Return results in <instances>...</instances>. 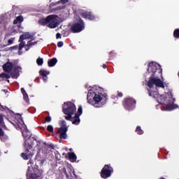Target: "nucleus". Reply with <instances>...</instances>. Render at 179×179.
I'll return each instance as SVG.
<instances>
[{"mask_svg": "<svg viewBox=\"0 0 179 179\" xmlns=\"http://www.w3.org/2000/svg\"><path fill=\"white\" fill-rule=\"evenodd\" d=\"M147 72L150 75L147 83V86L150 89H152L153 86H156V87H159L161 89H165L166 83L159 78V76H162V73H163V69L160 64L154 62H150L148 64Z\"/></svg>", "mask_w": 179, "mask_h": 179, "instance_id": "1", "label": "nucleus"}, {"mask_svg": "<svg viewBox=\"0 0 179 179\" xmlns=\"http://www.w3.org/2000/svg\"><path fill=\"white\" fill-rule=\"evenodd\" d=\"M94 96H93V99H92V98H90L92 93L87 94V103L94 106L96 108H100V107L103 106L107 101V94H106V93L99 92V90H96L94 92Z\"/></svg>", "mask_w": 179, "mask_h": 179, "instance_id": "2", "label": "nucleus"}, {"mask_svg": "<svg viewBox=\"0 0 179 179\" xmlns=\"http://www.w3.org/2000/svg\"><path fill=\"white\" fill-rule=\"evenodd\" d=\"M35 142H37V139H36L34 137H32L31 136H29L28 139L24 140L23 146L26 153L22 152L21 154V157H22L24 160H29V159L33 157L34 154L30 150L33 149V146H34Z\"/></svg>", "mask_w": 179, "mask_h": 179, "instance_id": "3", "label": "nucleus"}, {"mask_svg": "<svg viewBox=\"0 0 179 179\" xmlns=\"http://www.w3.org/2000/svg\"><path fill=\"white\" fill-rule=\"evenodd\" d=\"M62 112L66 115L65 116V120L66 121H71L72 116L76 113V106L71 101L64 102L62 107Z\"/></svg>", "mask_w": 179, "mask_h": 179, "instance_id": "4", "label": "nucleus"}, {"mask_svg": "<svg viewBox=\"0 0 179 179\" xmlns=\"http://www.w3.org/2000/svg\"><path fill=\"white\" fill-rule=\"evenodd\" d=\"M122 106L127 111H132L136 107V100L131 96L124 98Z\"/></svg>", "mask_w": 179, "mask_h": 179, "instance_id": "5", "label": "nucleus"}, {"mask_svg": "<svg viewBox=\"0 0 179 179\" xmlns=\"http://www.w3.org/2000/svg\"><path fill=\"white\" fill-rule=\"evenodd\" d=\"M83 30H85V21L79 17L78 22L71 25V33H80Z\"/></svg>", "mask_w": 179, "mask_h": 179, "instance_id": "6", "label": "nucleus"}, {"mask_svg": "<svg viewBox=\"0 0 179 179\" xmlns=\"http://www.w3.org/2000/svg\"><path fill=\"white\" fill-rule=\"evenodd\" d=\"M114 169L111 167V165L106 164L101 171V177L103 179H107L111 177V173H113Z\"/></svg>", "mask_w": 179, "mask_h": 179, "instance_id": "7", "label": "nucleus"}, {"mask_svg": "<svg viewBox=\"0 0 179 179\" xmlns=\"http://www.w3.org/2000/svg\"><path fill=\"white\" fill-rule=\"evenodd\" d=\"M63 173H64L67 179L77 178L76 173H75V170L72 169L71 167L63 168Z\"/></svg>", "mask_w": 179, "mask_h": 179, "instance_id": "8", "label": "nucleus"}, {"mask_svg": "<svg viewBox=\"0 0 179 179\" xmlns=\"http://www.w3.org/2000/svg\"><path fill=\"white\" fill-rule=\"evenodd\" d=\"M57 132L59 135L60 139H66L68 136L66 134L68 132V127H59Z\"/></svg>", "mask_w": 179, "mask_h": 179, "instance_id": "9", "label": "nucleus"}, {"mask_svg": "<svg viewBox=\"0 0 179 179\" xmlns=\"http://www.w3.org/2000/svg\"><path fill=\"white\" fill-rule=\"evenodd\" d=\"M81 16L84 19H88V20H94L96 17L90 11H84L81 13Z\"/></svg>", "mask_w": 179, "mask_h": 179, "instance_id": "10", "label": "nucleus"}, {"mask_svg": "<svg viewBox=\"0 0 179 179\" xmlns=\"http://www.w3.org/2000/svg\"><path fill=\"white\" fill-rule=\"evenodd\" d=\"M53 15H49L46 18H41L38 20L39 24L41 26H45L47 24H49L50 22L52 20Z\"/></svg>", "mask_w": 179, "mask_h": 179, "instance_id": "11", "label": "nucleus"}, {"mask_svg": "<svg viewBox=\"0 0 179 179\" xmlns=\"http://www.w3.org/2000/svg\"><path fill=\"white\" fill-rule=\"evenodd\" d=\"M19 69L22 70V67L17 66L14 68L13 72L10 73V76L12 79H17V78L20 76V71H19Z\"/></svg>", "mask_w": 179, "mask_h": 179, "instance_id": "12", "label": "nucleus"}, {"mask_svg": "<svg viewBox=\"0 0 179 179\" xmlns=\"http://www.w3.org/2000/svg\"><path fill=\"white\" fill-rule=\"evenodd\" d=\"M13 69V63L8 62L3 65L4 72H10Z\"/></svg>", "mask_w": 179, "mask_h": 179, "instance_id": "13", "label": "nucleus"}, {"mask_svg": "<svg viewBox=\"0 0 179 179\" xmlns=\"http://www.w3.org/2000/svg\"><path fill=\"white\" fill-rule=\"evenodd\" d=\"M58 24H59V23H58V20H55L53 15L52 20L49 22L48 25V27H50V29H55V27H58Z\"/></svg>", "mask_w": 179, "mask_h": 179, "instance_id": "14", "label": "nucleus"}, {"mask_svg": "<svg viewBox=\"0 0 179 179\" xmlns=\"http://www.w3.org/2000/svg\"><path fill=\"white\" fill-rule=\"evenodd\" d=\"M50 73L49 71L47 70H41L39 71V74L41 76L44 82H47L48 77L47 76Z\"/></svg>", "mask_w": 179, "mask_h": 179, "instance_id": "15", "label": "nucleus"}, {"mask_svg": "<svg viewBox=\"0 0 179 179\" xmlns=\"http://www.w3.org/2000/svg\"><path fill=\"white\" fill-rule=\"evenodd\" d=\"M152 88L148 89V95L150 97H153L154 99H159V92L157 91L151 90Z\"/></svg>", "mask_w": 179, "mask_h": 179, "instance_id": "16", "label": "nucleus"}, {"mask_svg": "<svg viewBox=\"0 0 179 179\" xmlns=\"http://www.w3.org/2000/svg\"><path fill=\"white\" fill-rule=\"evenodd\" d=\"M23 20V16L19 15L13 20V24H22Z\"/></svg>", "mask_w": 179, "mask_h": 179, "instance_id": "17", "label": "nucleus"}, {"mask_svg": "<svg viewBox=\"0 0 179 179\" xmlns=\"http://www.w3.org/2000/svg\"><path fill=\"white\" fill-rule=\"evenodd\" d=\"M57 62H58V60L57 59V58L54 57L48 60V65L50 67L55 66Z\"/></svg>", "mask_w": 179, "mask_h": 179, "instance_id": "18", "label": "nucleus"}, {"mask_svg": "<svg viewBox=\"0 0 179 179\" xmlns=\"http://www.w3.org/2000/svg\"><path fill=\"white\" fill-rule=\"evenodd\" d=\"M21 93L23 94V99L26 103H29V95L27 94V92H26V90L24 88H21Z\"/></svg>", "mask_w": 179, "mask_h": 179, "instance_id": "19", "label": "nucleus"}, {"mask_svg": "<svg viewBox=\"0 0 179 179\" xmlns=\"http://www.w3.org/2000/svg\"><path fill=\"white\" fill-rule=\"evenodd\" d=\"M80 116H78V115H75L74 116V120L72 122V124L73 125H79L80 124Z\"/></svg>", "mask_w": 179, "mask_h": 179, "instance_id": "20", "label": "nucleus"}, {"mask_svg": "<svg viewBox=\"0 0 179 179\" xmlns=\"http://www.w3.org/2000/svg\"><path fill=\"white\" fill-rule=\"evenodd\" d=\"M166 108L167 110H169V111H171V110H175V108H178V105L177 104H167L166 105Z\"/></svg>", "mask_w": 179, "mask_h": 179, "instance_id": "21", "label": "nucleus"}, {"mask_svg": "<svg viewBox=\"0 0 179 179\" xmlns=\"http://www.w3.org/2000/svg\"><path fill=\"white\" fill-rule=\"evenodd\" d=\"M34 44H37V42L30 43V41H29L28 43L24 46L25 51H29V50H30V48H31Z\"/></svg>", "mask_w": 179, "mask_h": 179, "instance_id": "22", "label": "nucleus"}, {"mask_svg": "<svg viewBox=\"0 0 179 179\" xmlns=\"http://www.w3.org/2000/svg\"><path fill=\"white\" fill-rule=\"evenodd\" d=\"M68 157L70 159V160L76 161L77 157L76 155H75V152H69Z\"/></svg>", "mask_w": 179, "mask_h": 179, "instance_id": "23", "label": "nucleus"}, {"mask_svg": "<svg viewBox=\"0 0 179 179\" xmlns=\"http://www.w3.org/2000/svg\"><path fill=\"white\" fill-rule=\"evenodd\" d=\"M83 113V108H82V106H79L78 108V112L75 113L76 115H78L80 117Z\"/></svg>", "mask_w": 179, "mask_h": 179, "instance_id": "24", "label": "nucleus"}, {"mask_svg": "<svg viewBox=\"0 0 179 179\" xmlns=\"http://www.w3.org/2000/svg\"><path fill=\"white\" fill-rule=\"evenodd\" d=\"M136 132L138 135H143V130H142L140 126L136 127Z\"/></svg>", "mask_w": 179, "mask_h": 179, "instance_id": "25", "label": "nucleus"}, {"mask_svg": "<svg viewBox=\"0 0 179 179\" xmlns=\"http://www.w3.org/2000/svg\"><path fill=\"white\" fill-rule=\"evenodd\" d=\"M0 78H2V79H10V76L6 73H1L0 74Z\"/></svg>", "mask_w": 179, "mask_h": 179, "instance_id": "26", "label": "nucleus"}, {"mask_svg": "<svg viewBox=\"0 0 179 179\" xmlns=\"http://www.w3.org/2000/svg\"><path fill=\"white\" fill-rule=\"evenodd\" d=\"M36 64H37V65H38V66H41V65H43V64H44V60L43 59V58L38 57L36 59Z\"/></svg>", "mask_w": 179, "mask_h": 179, "instance_id": "27", "label": "nucleus"}, {"mask_svg": "<svg viewBox=\"0 0 179 179\" xmlns=\"http://www.w3.org/2000/svg\"><path fill=\"white\" fill-rule=\"evenodd\" d=\"M174 38H179V29H176L173 31Z\"/></svg>", "mask_w": 179, "mask_h": 179, "instance_id": "28", "label": "nucleus"}, {"mask_svg": "<svg viewBox=\"0 0 179 179\" xmlns=\"http://www.w3.org/2000/svg\"><path fill=\"white\" fill-rule=\"evenodd\" d=\"M39 177H41V173H38V174H37V173H33V174H31V178L32 179H37V178H39Z\"/></svg>", "mask_w": 179, "mask_h": 179, "instance_id": "29", "label": "nucleus"}, {"mask_svg": "<svg viewBox=\"0 0 179 179\" xmlns=\"http://www.w3.org/2000/svg\"><path fill=\"white\" fill-rule=\"evenodd\" d=\"M47 131H48V132H51L52 134H54V127H52V125H48L47 127Z\"/></svg>", "mask_w": 179, "mask_h": 179, "instance_id": "30", "label": "nucleus"}, {"mask_svg": "<svg viewBox=\"0 0 179 179\" xmlns=\"http://www.w3.org/2000/svg\"><path fill=\"white\" fill-rule=\"evenodd\" d=\"M25 45L26 44L24 43V42L22 41L19 45V50L22 51V50H23V48H24Z\"/></svg>", "mask_w": 179, "mask_h": 179, "instance_id": "31", "label": "nucleus"}, {"mask_svg": "<svg viewBox=\"0 0 179 179\" xmlns=\"http://www.w3.org/2000/svg\"><path fill=\"white\" fill-rule=\"evenodd\" d=\"M24 36H25V38H27V40L28 39H30V38H33V36H31V34H30V33L29 32H27L25 34H24Z\"/></svg>", "mask_w": 179, "mask_h": 179, "instance_id": "32", "label": "nucleus"}, {"mask_svg": "<svg viewBox=\"0 0 179 179\" xmlns=\"http://www.w3.org/2000/svg\"><path fill=\"white\" fill-rule=\"evenodd\" d=\"M5 136V131H3V129L0 127V138H2V136Z\"/></svg>", "mask_w": 179, "mask_h": 179, "instance_id": "33", "label": "nucleus"}, {"mask_svg": "<svg viewBox=\"0 0 179 179\" xmlns=\"http://www.w3.org/2000/svg\"><path fill=\"white\" fill-rule=\"evenodd\" d=\"M61 125V128H65V127H66V122L65 120H62Z\"/></svg>", "mask_w": 179, "mask_h": 179, "instance_id": "34", "label": "nucleus"}, {"mask_svg": "<svg viewBox=\"0 0 179 179\" xmlns=\"http://www.w3.org/2000/svg\"><path fill=\"white\" fill-rule=\"evenodd\" d=\"M22 136L24 137V139H26V138H28L29 134H27V131L22 132Z\"/></svg>", "mask_w": 179, "mask_h": 179, "instance_id": "35", "label": "nucleus"}, {"mask_svg": "<svg viewBox=\"0 0 179 179\" xmlns=\"http://www.w3.org/2000/svg\"><path fill=\"white\" fill-rule=\"evenodd\" d=\"M3 124V115L0 114V125H2Z\"/></svg>", "mask_w": 179, "mask_h": 179, "instance_id": "36", "label": "nucleus"}, {"mask_svg": "<svg viewBox=\"0 0 179 179\" xmlns=\"http://www.w3.org/2000/svg\"><path fill=\"white\" fill-rule=\"evenodd\" d=\"M64 46V42L62 41H59L57 43V47H59V48H61V47H63Z\"/></svg>", "mask_w": 179, "mask_h": 179, "instance_id": "37", "label": "nucleus"}, {"mask_svg": "<svg viewBox=\"0 0 179 179\" xmlns=\"http://www.w3.org/2000/svg\"><path fill=\"white\" fill-rule=\"evenodd\" d=\"M45 122H51V116H47L45 119Z\"/></svg>", "mask_w": 179, "mask_h": 179, "instance_id": "38", "label": "nucleus"}, {"mask_svg": "<svg viewBox=\"0 0 179 179\" xmlns=\"http://www.w3.org/2000/svg\"><path fill=\"white\" fill-rule=\"evenodd\" d=\"M69 2V0H60V3H62V5H65V3H68Z\"/></svg>", "mask_w": 179, "mask_h": 179, "instance_id": "39", "label": "nucleus"}, {"mask_svg": "<svg viewBox=\"0 0 179 179\" xmlns=\"http://www.w3.org/2000/svg\"><path fill=\"white\" fill-rule=\"evenodd\" d=\"M20 40H22V41L27 40L26 36H24V34L20 36Z\"/></svg>", "mask_w": 179, "mask_h": 179, "instance_id": "40", "label": "nucleus"}, {"mask_svg": "<svg viewBox=\"0 0 179 179\" xmlns=\"http://www.w3.org/2000/svg\"><path fill=\"white\" fill-rule=\"evenodd\" d=\"M20 40H22V41L27 40L26 36H24V34L20 36Z\"/></svg>", "mask_w": 179, "mask_h": 179, "instance_id": "41", "label": "nucleus"}, {"mask_svg": "<svg viewBox=\"0 0 179 179\" xmlns=\"http://www.w3.org/2000/svg\"><path fill=\"white\" fill-rule=\"evenodd\" d=\"M11 44H13V40L12 39H8V45H11Z\"/></svg>", "mask_w": 179, "mask_h": 179, "instance_id": "42", "label": "nucleus"}, {"mask_svg": "<svg viewBox=\"0 0 179 179\" xmlns=\"http://www.w3.org/2000/svg\"><path fill=\"white\" fill-rule=\"evenodd\" d=\"M61 34H59V33H57V34H56V38L57 39H58V38H61Z\"/></svg>", "mask_w": 179, "mask_h": 179, "instance_id": "43", "label": "nucleus"}, {"mask_svg": "<svg viewBox=\"0 0 179 179\" xmlns=\"http://www.w3.org/2000/svg\"><path fill=\"white\" fill-rule=\"evenodd\" d=\"M117 96L118 97H122L123 96L122 92H117Z\"/></svg>", "mask_w": 179, "mask_h": 179, "instance_id": "44", "label": "nucleus"}, {"mask_svg": "<svg viewBox=\"0 0 179 179\" xmlns=\"http://www.w3.org/2000/svg\"><path fill=\"white\" fill-rule=\"evenodd\" d=\"M10 50H17V45H15L10 48Z\"/></svg>", "mask_w": 179, "mask_h": 179, "instance_id": "45", "label": "nucleus"}, {"mask_svg": "<svg viewBox=\"0 0 179 179\" xmlns=\"http://www.w3.org/2000/svg\"><path fill=\"white\" fill-rule=\"evenodd\" d=\"M35 81H36V82H40V78L37 77V78L35 79Z\"/></svg>", "mask_w": 179, "mask_h": 179, "instance_id": "46", "label": "nucleus"}, {"mask_svg": "<svg viewBox=\"0 0 179 179\" xmlns=\"http://www.w3.org/2000/svg\"><path fill=\"white\" fill-rule=\"evenodd\" d=\"M102 68H103V69H106V68H107V65L106 64H103Z\"/></svg>", "mask_w": 179, "mask_h": 179, "instance_id": "47", "label": "nucleus"}, {"mask_svg": "<svg viewBox=\"0 0 179 179\" xmlns=\"http://www.w3.org/2000/svg\"><path fill=\"white\" fill-rule=\"evenodd\" d=\"M18 29H22V24H19L18 26H17Z\"/></svg>", "mask_w": 179, "mask_h": 179, "instance_id": "48", "label": "nucleus"}, {"mask_svg": "<svg viewBox=\"0 0 179 179\" xmlns=\"http://www.w3.org/2000/svg\"><path fill=\"white\" fill-rule=\"evenodd\" d=\"M159 104H164V102H159Z\"/></svg>", "mask_w": 179, "mask_h": 179, "instance_id": "49", "label": "nucleus"}, {"mask_svg": "<svg viewBox=\"0 0 179 179\" xmlns=\"http://www.w3.org/2000/svg\"><path fill=\"white\" fill-rule=\"evenodd\" d=\"M110 55H111V54H114V52H110Z\"/></svg>", "mask_w": 179, "mask_h": 179, "instance_id": "50", "label": "nucleus"}, {"mask_svg": "<svg viewBox=\"0 0 179 179\" xmlns=\"http://www.w3.org/2000/svg\"><path fill=\"white\" fill-rule=\"evenodd\" d=\"M0 57H1V53H0Z\"/></svg>", "mask_w": 179, "mask_h": 179, "instance_id": "51", "label": "nucleus"}]
</instances>
